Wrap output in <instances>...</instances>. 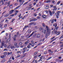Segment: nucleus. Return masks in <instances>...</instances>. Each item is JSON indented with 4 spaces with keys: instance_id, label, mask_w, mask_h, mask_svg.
<instances>
[{
    "instance_id": "31",
    "label": "nucleus",
    "mask_w": 63,
    "mask_h": 63,
    "mask_svg": "<svg viewBox=\"0 0 63 63\" xmlns=\"http://www.w3.org/2000/svg\"><path fill=\"white\" fill-rule=\"evenodd\" d=\"M27 48L26 47L25 48H23V50H26V49H27Z\"/></svg>"
},
{
    "instance_id": "17",
    "label": "nucleus",
    "mask_w": 63,
    "mask_h": 63,
    "mask_svg": "<svg viewBox=\"0 0 63 63\" xmlns=\"http://www.w3.org/2000/svg\"><path fill=\"white\" fill-rule=\"evenodd\" d=\"M42 17L44 18H46L47 16H45V15H43L42 16Z\"/></svg>"
},
{
    "instance_id": "23",
    "label": "nucleus",
    "mask_w": 63,
    "mask_h": 63,
    "mask_svg": "<svg viewBox=\"0 0 63 63\" xmlns=\"http://www.w3.org/2000/svg\"><path fill=\"white\" fill-rule=\"evenodd\" d=\"M36 35H37V34L36 33H35L34 34L33 36V37H36V36H37Z\"/></svg>"
},
{
    "instance_id": "47",
    "label": "nucleus",
    "mask_w": 63,
    "mask_h": 63,
    "mask_svg": "<svg viewBox=\"0 0 63 63\" xmlns=\"http://www.w3.org/2000/svg\"><path fill=\"white\" fill-rule=\"evenodd\" d=\"M30 9H31V7H29L28 10H27V11H28V10H30Z\"/></svg>"
},
{
    "instance_id": "61",
    "label": "nucleus",
    "mask_w": 63,
    "mask_h": 63,
    "mask_svg": "<svg viewBox=\"0 0 63 63\" xmlns=\"http://www.w3.org/2000/svg\"><path fill=\"white\" fill-rule=\"evenodd\" d=\"M56 14H58V15H59V13L58 12H57V13H56L55 15H56Z\"/></svg>"
},
{
    "instance_id": "12",
    "label": "nucleus",
    "mask_w": 63,
    "mask_h": 63,
    "mask_svg": "<svg viewBox=\"0 0 63 63\" xmlns=\"http://www.w3.org/2000/svg\"><path fill=\"white\" fill-rule=\"evenodd\" d=\"M51 21V23H53L54 22V19H53L52 20H51L50 21Z\"/></svg>"
},
{
    "instance_id": "3",
    "label": "nucleus",
    "mask_w": 63,
    "mask_h": 63,
    "mask_svg": "<svg viewBox=\"0 0 63 63\" xmlns=\"http://www.w3.org/2000/svg\"><path fill=\"white\" fill-rule=\"evenodd\" d=\"M14 12V10H11L9 13V14L10 15H11V14H13Z\"/></svg>"
},
{
    "instance_id": "37",
    "label": "nucleus",
    "mask_w": 63,
    "mask_h": 63,
    "mask_svg": "<svg viewBox=\"0 0 63 63\" xmlns=\"http://www.w3.org/2000/svg\"><path fill=\"white\" fill-rule=\"evenodd\" d=\"M3 46H4V45H1L0 46V48H3Z\"/></svg>"
},
{
    "instance_id": "29",
    "label": "nucleus",
    "mask_w": 63,
    "mask_h": 63,
    "mask_svg": "<svg viewBox=\"0 0 63 63\" xmlns=\"http://www.w3.org/2000/svg\"><path fill=\"white\" fill-rule=\"evenodd\" d=\"M61 2V1H59L57 3V4H59Z\"/></svg>"
},
{
    "instance_id": "53",
    "label": "nucleus",
    "mask_w": 63,
    "mask_h": 63,
    "mask_svg": "<svg viewBox=\"0 0 63 63\" xmlns=\"http://www.w3.org/2000/svg\"><path fill=\"white\" fill-rule=\"evenodd\" d=\"M37 54V52H35L34 54V55H35L36 54Z\"/></svg>"
},
{
    "instance_id": "28",
    "label": "nucleus",
    "mask_w": 63,
    "mask_h": 63,
    "mask_svg": "<svg viewBox=\"0 0 63 63\" xmlns=\"http://www.w3.org/2000/svg\"><path fill=\"white\" fill-rule=\"evenodd\" d=\"M0 57L2 59H4V57L3 56V55L1 56Z\"/></svg>"
},
{
    "instance_id": "33",
    "label": "nucleus",
    "mask_w": 63,
    "mask_h": 63,
    "mask_svg": "<svg viewBox=\"0 0 63 63\" xmlns=\"http://www.w3.org/2000/svg\"><path fill=\"white\" fill-rule=\"evenodd\" d=\"M49 13H50V16H52V14L51 12H50Z\"/></svg>"
},
{
    "instance_id": "24",
    "label": "nucleus",
    "mask_w": 63,
    "mask_h": 63,
    "mask_svg": "<svg viewBox=\"0 0 63 63\" xmlns=\"http://www.w3.org/2000/svg\"><path fill=\"white\" fill-rule=\"evenodd\" d=\"M33 22H32L29 23L30 25H32V24H33Z\"/></svg>"
},
{
    "instance_id": "49",
    "label": "nucleus",
    "mask_w": 63,
    "mask_h": 63,
    "mask_svg": "<svg viewBox=\"0 0 63 63\" xmlns=\"http://www.w3.org/2000/svg\"><path fill=\"white\" fill-rule=\"evenodd\" d=\"M28 3V2H27L26 3H25L23 4V5H25V4H27Z\"/></svg>"
},
{
    "instance_id": "51",
    "label": "nucleus",
    "mask_w": 63,
    "mask_h": 63,
    "mask_svg": "<svg viewBox=\"0 0 63 63\" xmlns=\"http://www.w3.org/2000/svg\"><path fill=\"white\" fill-rule=\"evenodd\" d=\"M21 52V51H17V53H20Z\"/></svg>"
},
{
    "instance_id": "11",
    "label": "nucleus",
    "mask_w": 63,
    "mask_h": 63,
    "mask_svg": "<svg viewBox=\"0 0 63 63\" xmlns=\"http://www.w3.org/2000/svg\"><path fill=\"white\" fill-rule=\"evenodd\" d=\"M34 32H32V33L31 34L30 36H29V38H30V37H31V36H32V35H33V34H34Z\"/></svg>"
},
{
    "instance_id": "30",
    "label": "nucleus",
    "mask_w": 63,
    "mask_h": 63,
    "mask_svg": "<svg viewBox=\"0 0 63 63\" xmlns=\"http://www.w3.org/2000/svg\"><path fill=\"white\" fill-rule=\"evenodd\" d=\"M33 24L34 25H36V23L33 22Z\"/></svg>"
},
{
    "instance_id": "62",
    "label": "nucleus",
    "mask_w": 63,
    "mask_h": 63,
    "mask_svg": "<svg viewBox=\"0 0 63 63\" xmlns=\"http://www.w3.org/2000/svg\"><path fill=\"white\" fill-rule=\"evenodd\" d=\"M25 61L24 60H22L21 61V62H24Z\"/></svg>"
},
{
    "instance_id": "39",
    "label": "nucleus",
    "mask_w": 63,
    "mask_h": 63,
    "mask_svg": "<svg viewBox=\"0 0 63 63\" xmlns=\"http://www.w3.org/2000/svg\"><path fill=\"white\" fill-rule=\"evenodd\" d=\"M48 8V5L46 6V9H47Z\"/></svg>"
},
{
    "instance_id": "15",
    "label": "nucleus",
    "mask_w": 63,
    "mask_h": 63,
    "mask_svg": "<svg viewBox=\"0 0 63 63\" xmlns=\"http://www.w3.org/2000/svg\"><path fill=\"white\" fill-rule=\"evenodd\" d=\"M1 43L2 45L4 46V44L5 43V42L4 41H2L1 42Z\"/></svg>"
},
{
    "instance_id": "32",
    "label": "nucleus",
    "mask_w": 63,
    "mask_h": 63,
    "mask_svg": "<svg viewBox=\"0 0 63 63\" xmlns=\"http://www.w3.org/2000/svg\"><path fill=\"white\" fill-rule=\"evenodd\" d=\"M63 59L61 60H59V62H62V61H63Z\"/></svg>"
},
{
    "instance_id": "38",
    "label": "nucleus",
    "mask_w": 63,
    "mask_h": 63,
    "mask_svg": "<svg viewBox=\"0 0 63 63\" xmlns=\"http://www.w3.org/2000/svg\"><path fill=\"white\" fill-rule=\"evenodd\" d=\"M22 45V43L20 42L19 44V46H21Z\"/></svg>"
},
{
    "instance_id": "45",
    "label": "nucleus",
    "mask_w": 63,
    "mask_h": 63,
    "mask_svg": "<svg viewBox=\"0 0 63 63\" xmlns=\"http://www.w3.org/2000/svg\"><path fill=\"white\" fill-rule=\"evenodd\" d=\"M27 47H28V48H30L31 47V46H27Z\"/></svg>"
},
{
    "instance_id": "1",
    "label": "nucleus",
    "mask_w": 63,
    "mask_h": 63,
    "mask_svg": "<svg viewBox=\"0 0 63 63\" xmlns=\"http://www.w3.org/2000/svg\"><path fill=\"white\" fill-rule=\"evenodd\" d=\"M46 28L47 31L46 34L48 35V36H49V35H50V30H49V28H48L47 26H46Z\"/></svg>"
},
{
    "instance_id": "2",
    "label": "nucleus",
    "mask_w": 63,
    "mask_h": 63,
    "mask_svg": "<svg viewBox=\"0 0 63 63\" xmlns=\"http://www.w3.org/2000/svg\"><path fill=\"white\" fill-rule=\"evenodd\" d=\"M30 22H31L34 21H35L37 20V19H34V18H30Z\"/></svg>"
},
{
    "instance_id": "25",
    "label": "nucleus",
    "mask_w": 63,
    "mask_h": 63,
    "mask_svg": "<svg viewBox=\"0 0 63 63\" xmlns=\"http://www.w3.org/2000/svg\"><path fill=\"white\" fill-rule=\"evenodd\" d=\"M15 46H16L17 45V43H16L14 44Z\"/></svg>"
},
{
    "instance_id": "36",
    "label": "nucleus",
    "mask_w": 63,
    "mask_h": 63,
    "mask_svg": "<svg viewBox=\"0 0 63 63\" xmlns=\"http://www.w3.org/2000/svg\"><path fill=\"white\" fill-rule=\"evenodd\" d=\"M52 58V57H50L49 58H48L47 59V60H49V59H51Z\"/></svg>"
},
{
    "instance_id": "10",
    "label": "nucleus",
    "mask_w": 63,
    "mask_h": 63,
    "mask_svg": "<svg viewBox=\"0 0 63 63\" xmlns=\"http://www.w3.org/2000/svg\"><path fill=\"white\" fill-rule=\"evenodd\" d=\"M13 53V52H8L7 53V55H9L10 54H12Z\"/></svg>"
},
{
    "instance_id": "21",
    "label": "nucleus",
    "mask_w": 63,
    "mask_h": 63,
    "mask_svg": "<svg viewBox=\"0 0 63 63\" xmlns=\"http://www.w3.org/2000/svg\"><path fill=\"white\" fill-rule=\"evenodd\" d=\"M3 24H0V27L1 28H2V26H3Z\"/></svg>"
},
{
    "instance_id": "18",
    "label": "nucleus",
    "mask_w": 63,
    "mask_h": 63,
    "mask_svg": "<svg viewBox=\"0 0 63 63\" xmlns=\"http://www.w3.org/2000/svg\"><path fill=\"white\" fill-rule=\"evenodd\" d=\"M50 2V0H48L46 1V3H49Z\"/></svg>"
},
{
    "instance_id": "27",
    "label": "nucleus",
    "mask_w": 63,
    "mask_h": 63,
    "mask_svg": "<svg viewBox=\"0 0 63 63\" xmlns=\"http://www.w3.org/2000/svg\"><path fill=\"white\" fill-rule=\"evenodd\" d=\"M11 49H13V48H15V47L14 46H12L11 45Z\"/></svg>"
},
{
    "instance_id": "55",
    "label": "nucleus",
    "mask_w": 63,
    "mask_h": 63,
    "mask_svg": "<svg viewBox=\"0 0 63 63\" xmlns=\"http://www.w3.org/2000/svg\"><path fill=\"white\" fill-rule=\"evenodd\" d=\"M4 54H5V55H7V53L6 52H4Z\"/></svg>"
},
{
    "instance_id": "6",
    "label": "nucleus",
    "mask_w": 63,
    "mask_h": 63,
    "mask_svg": "<svg viewBox=\"0 0 63 63\" xmlns=\"http://www.w3.org/2000/svg\"><path fill=\"white\" fill-rule=\"evenodd\" d=\"M42 43H39V44H38L37 46H35V47H34L33 48H36V47H37V46H40V45H41V44H42Z\"/></svg>"
},
{
    "instance_id": "34",
    "label": "nucleus",
    "mask_w": 63,
    "mask_h": 63,
    "mask_svg": "<svg viewBox=\"0 0 63 63\" xmlns=\"http://www.w3.org/2000/svg\"><path fill=\"white\" fill-rule=\"evenodd\" d=\"M42 25L44 27H45V24H44V23H42Z\"/></svg>"
},
{
    "instance_id": "43",
    "label": "nucleus",
    "mask_w": 63,
    "mask_h": 63,
    "mask_svg": "<svg viewBox=\"0 0 63 63\" xmlns=\"http://www.w3.org/2000/svg\"><path fill=\"white\" fill-rule=\"evenodd\" d=\"M12 22L13 23V22L14 21V20H15V19H12Z\"/></svg>"
},
{
    "instance_id": "54",
    "label": "nucleus",
    "mask_w": 63,
    "mask_h": 63,
    "mask_svg": "<svg viewBox=\"0 0 63 63\" xmlns=\"http://www.w3.org/2000/svg\"><path fill=\"white\" fill-rule=\"evenodd\" d=\"M36 2H34L33 3V5H35L36 4Z\"/></svg>"
},
{
    "instance_id": "41",
    "label": "nucleus",
    "mask_w": 63,
    "mask_h": 63,
    "mask_svg": "<svg viewBox=\"0 0 63 63\" xmlns=\"http://www.w3.org/2000/svg\"><path fill=\"white\" fill-rule=\"evenodd\" d=\"M34 45H35V43H32V45H31L32 47H33Z\"/></svg>"
},
{
    "instance_id": "4",
    "label": "nucleus",
    "mask_w": 63,
    "mask_h": 63,
    "mask_svg": "<svg viewBox=\"0 0 63 63\" xmlns=\"http://www.w3.org/2000/svg\"><path fill=\"white\" fill-rule=\"evenodd\" d=\"M11 46L12 45L10 44H9L8 46L7 47V48H11Z\"/></svg>"
},
{
    "instance_id": "44",
    "label": "nucleus",
    "mask_w": 63,
    "mask_h": 63,
    "mask_svg": "<svg viewBox=\"0 0 63 63\" xmlns=\"http://www.w3.org/2000/svg\"><path fill=\"white\" fill-rule=\"evenodd\" d=\"M14 16V14H12L10 15V16H12V17L13 16Z\"/></svg>"
},
{
    "instance_id": "7",
    "label": "nucleus",
    "mask_w": 63,
    "mask_h": 63,
    "mask_svg": "<svg viewBox=\"0 0 63 63\" xmlns=\"http://www.w3.org/2000/svg\"><path fill=\"white\" fill-rule=\"evenodd\" d=\"M40 36H41L40 34H38L37 35L36 37L37 38H39L40 37Z\"/></svg>"
},
{
    "instance_id": "22",
    "label": "nucleus",
    "mask_w": 63,
    "mask_h": 63,
    "mask_svg": "<svg viewBox=\"0 0 63 63\" xmlns=\"http://www.w3.org/2000/svg\"><path fill=\"white\" fill-rule=\"evenodd\" d=\"M57 32V30H55L54 32V34H56V33Z\"/></svg>"
},
{
    "instance_id": "13",
    "label": "nucleus",
    "mask_w": 63,
    "mask_h": 63,
    "mask_svg": "<svg viewBox=\"0 0 63 63\" xmlns=\"http://www.w3.org/2000/svg\"><path fill=\"white\" fill-rule=\"evenodd\" d=\"M31 32V30H28V33L29 34H30Z\"/></svg>"
},
{
    "instance_id": "8",
    "label": "nucleus",
    "mask_w": 63,
    "mask_h": 63,
    "mask_svg": "<svg viewBox=\"0 0 63 63\" xmlns=\"http://www.w3.org/2000/svg\"><path fill=\"white\" fill-rule=\"evenodd\" d=\"M10 40H11V38H9L6 41V42L7 43H8V42H9L10 41Z\"/></svg>"
},
{
    "instance_id": "40",
    "label": "nucleus",
    "mask_w": 63,
    "mask_h": 63,
    "mask_svg": "<svg viewBox=\"0 0 63 63\" xmlns=\"http://www.w3.org/2000/svg\"><path fill=\"white\" fill-rule=\"evenodd\" d=\"M43 56H42L40 57V60H41V59H43Z\"/></svg>"
},
{
    "instance_id": "14",
    "label": "nucleus",
    "mask_w": 63,
    "mask_h": 63,
    "mask_svg": "<svg viewBox=\"0 0 63 63\" xmlns=\"http://www.w3.org/2000/svg\"><path fill=\"white\" fill-rule=\"evenodd\" d=\"M59 28V27H58V26H57V27H56L55 28L54 30V31L56 29V30H57V29H58Z\"/></svg>"
},
{
    "instance_id": "46",
    "label": "nucleus",
    "mask_w": 63,
    "mask_h": 63,
    "mask_svg": "<svg viewBox=\"0 0 63 63\" xmlns=\"http://www.w3.org/2000/svg\"><path fill=\"white\" fill-rule=\"evenodd\" d=\"M8 20L7 19L5 21V22H8Z\"/></svg>"
},
{
    "instance_id": "56",
    "label": "nucleus",
    "mask_w": 63,
    "mask_h": 63,
    "mask_svg": "<svg viewBox=\"0 0 63 63\" xmlns=\"http://www.w3.org/2000/svg\"><path fill=\"white\" fill-rule=\"evenodd\" d=\"M5 31H3L1 32V34H2V33H4V32H5Z\"/></svg>"
},
{
    "instance_id": "48",
    "label": "nucleus",
    "mask_w": 63,
    "mask_h": 63,
    "mask_svg": "<svg viewBox=\"0 0 63 63\" xmlns=\"http://www.w3.org/2000/svg\"><path fill=\"white\" fill-rule=\"evenodd\" d=\"M4 51H5V50H6V51H7L8 50V49L6 48L4 49Z\"/></svg>"
},
{
    "instance_id": "16",
    "label": "nucleus",
    "mask_w": 63,
    "mask_h": 63,
    "mask_svg": "<svg viewBox=\"0 0 63 63\" xmlns=\"http://www.w3.org/2000/svg\"><path fill=\"white\" fill-rule=\"evenodd\" d=\"M20 6H18V7H16L15 9H14V10H16V9H18L19 7H20Z\"/></svg>"
},
{
    "instance_id": "60",
    "label": "nucleus",
    "mask_w": 63,
    "mask_h": 63,
    "mask_svg": "<svg viewBox=\"0 0 63 63\" xmlns=\"http://www.w3.org/2000/svg\"><path fill=\"white\" fill-rule=\"evenodd\" d=\"M21 14H19V15L18 16L19 17H20V16H21Z\"/></svg>"
},
{
    "instance_id": "20",
    "label": "nucleus",
    "mask_w": 63,
    "mask_h": 63,
    "mask_svg": "<svg viewBox=\"0 0 63 63\" xmlns=\"http://www.w3.org/2000/svg\"><path fill=\"white\" fill-rule=\"evenodd\" d=\"M9 16V14H7L5 16V17H7L8 16Z\"/></svg>"
},
{
    "instance_id": "9",
    "label": "nucleus",
    "mask_w": 63,
    "mask_h": 63,
    "mask_svg": "<svg viewBox=\"0 0 63 63\" xmlns=\"http://www.w3.org/2000/svg\"><path fill=\"white\" fill-rule=\"evenodd\" d=\"M16 35H14L13 37V39L14 41H16Z\"/></svg>"
},
{
    "instance_id": "35",
    "label": "nucleus",
    "mask_w": 63,
    "mask_h": 63,
    "mask_svg": "<svg viewBox=\"0 0 63 63\" xmlns=\"http://www.w3.org/2000/svg\"><path fill=\"white\" fill-rule=\"evenodd\" d=\"M37 19H40L41 18V17H40L39 16H37Z\"/></svg>"
},
{
    "instance_id": "52",
    "label": "nucleus",
    "mask_w": 63,
    "mask_h": 63,
    "mask_svg": "<svg viewBox=\"0 0 63 63\" xmlns=\"http://www.w3.org/2000/svg\"><path fill=\"white\" fill-rule=\"evenodd\" d=\"M46 33V30H45L44 33L45 34Z\"/></svg>"
},
{
    "instance_id": "63",
    "label": "nucleus",
    "mask_w": 63,
    "mask_h": 63,
    "mask_svg": "<svg viewBox=\"0 0 63 63\" xmlns=\"http://www.w3.org/2000/svg\"><path fill=\"white\" fill-rule=\"evenodd\" d=\"M12 5H10L9 6L10 8H12Z\"/></svg>"
},
{
    "instance_id": "58",
    "label": "nucleus",
    "mask_w": 63,
    "mask_h": 63,
    "mask_svg": "<svg viewBox=\"0 0 63 63\" xmlns=\"http://www.w3.org/2000/svg\"><path fill=\"white\" fill-rule=\"evenodd\" d=\"M11 34H9V38H11Z\"/></svg>"
},
{
    "instance_id": "26",
    "label": "nucleus",
    "mask_w": 63,
    "mask_h": 63,
    "mask_svg": "<svg viewBox=\"0 0 63 63\" xmlns=\"http://www.w3.org/2000/svg\"><path fill=\"white\" fill-rule=\"evenodd\" d=\"M5 61H6V60H1V62L3 63L4 62H5Z\"/></svg>"
},
{
    "instance_id": "57",
    "label": "nucleus",
    "mask_w": 63,
    "mask_h": 63,
    "mask_svg": "<svg viewBox=\"0 0 63 63\" xmlns=\"http://www.w3.org/2000/svg\"><path fill=\"white\" fill-rule=\"evenodd\" d=\"M63 37V35L61 37H60V40L62 38V37Z\"/></svg>"
},
{
    "instance_id": "59",
    "label": "nucleus",
    "mask_w": 63,
    "mask_h": 63,
    "mask_svg": "<svg viewBox=\"0 0 63 63\" xmlns=\"http://www.w3.org/2000/svg\"><path fill=\"white\" fill-rule=\"evenodd\" d=\"M37 56H36L34 57V58H37Z\"/></svg>"
},
{
    "instance_id": "42",
    "label": "nucleus",
    "mask_w": 63,
    "mask_h": 63,
    "mask_svg": "<svg viewBox=\"0 0 63 63\" xmlns=\"http://www.w3.org/2000/svg\"><path fill=\"white\" fill-rule=\"evenodd\" d=\"M12 59L13 60H15V58H14L13 56H12Z\"/></svg>"
},
{
    "instance_id": "50",
    "label": "nucleus",
    "mask_w": 63,
    "mask_h": 63,
    "mask_svg": "<svg viewBox=\"0 0 63 63\" xmlns=\"http://www.w3.org/2000/svg\"><path fill=\"white\" fill-rule=\"evenodd\" d=\"M20 57V55H18L16 57L17 58L19 57Z\"/></svg>"
},
{
    "instance_id": "64",
    "label": "nucleus",
    "mask_w": 63,
    "mask_h": 63,
    "mask_svg": "<svg viewBox=\"0 0 63 63\" xmlns=\"http://www.w3.org/2000/svg\"><path fill=\"white\" fill-rule=\"evenodd\" d=\"M16 46V47H17V48H19V46H18V45H17Z\"/></svg>"
},
{
    "instance_id": "19",
    "label": "nucleus",
    "mask_w": 63,
    "mask_h": 63,
    "mask_svg": "<svg viewBox=\"0 0 63 63\" xmlns=\"http://www.w3.org/2000/svg\"><path fill=\"white\" fill-rule=\"evenodd\" d=\"M57 35H59L60 34V32H57L56 33V34Z\"/></svg>"
},
{
    "instance_id": "5",
    "label": "nucleus",
    "mask_w": 63,
    "mask_h": 63,
    "mask_svg": "<svg viewBox=\"0 0 63 63\" xmlns=\"http://www.w3.org/2000/svg\"><path fill=\"white\" fill-rule=\"evenodd\" d=\"M53 8H54L53 9V11H55V10H56V9H57V8H56V6H54Z\"/></svg>"
}]
</instances>
